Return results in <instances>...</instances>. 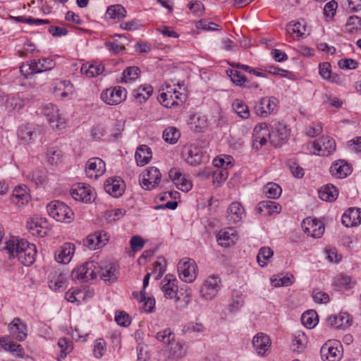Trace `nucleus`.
Returning <instances> with one entry per match:
<instances>
[{
    "label": "nucleus",
    "instance_id": "1",
    "mask_svg": "<svg viewBox=\"0 0 361 361\" xmlns=\"http://www.w3.org/2000/svg\"><path fill=\"white\" fill-rule=\"evenodd\" d=\"M98 276L104 281L112 283L118 276V266L111 261H103L100 264L90 261L76 267L71 273L73 279L84 281L95 279Z\"/></svg>",
    "mask_w": 361,
    "mask_h": 361
},
{
    "label": "nucleus",
    "instance_id": "2",
    "mask_svg": "<svg viewBox=\"0 0 361 361\" xmlns=\"http://www.w3.org/2000/svg\"><path fill=\"white\" fill-rule=\"evenodd\" d=\"M271 132L267 123H260L254 129L253 146L258 149L267 141L274 147L281 146L290 135V130L281 122H275L271 126Z\"/></svg>",
    "mask_w": 361,
    "mask_h": 361
},
{
    "label": "nucleus",
    "instance_id": "3",
    "mask_svg": "<svg viewBox=\"0 0 361 361\" xmlns=\"http://www.w3.org/2000/svg\"><path fill=\"white\" fill-rule=\"evenodd\" d=\"M1 250L6 251L9 259L17 258L24 266H30L35 261L36 246L24 239L15 237L6 240Z\"/></svg>",
    "mask_w": 361,
    "mask_h": 361
},
{
    "label": "nucleus",
    "instance_id": "4",
    "mask_svg": "<svg viewBox=\"0 0 361 361\" xmlns=\"http://www.w3.org/2000/svg\"><path fill=\"white\" fill-rule=\"evenodd\" d=\"M47 210L49 216L57 221L70 223L73 219V212L63 202L54 200L49 202Z\"/></svg>",
    "mask_w": 361,
    "mask_h": 361
},
{
    "label": "nucleus",
    "instance_id": "5",
    "mask_svg": "<svg viewBox=\"0 0 361 361\" xmlns=\"http://www.w3.org/2000/svg\"><path fill=\"white\" fill-rule=\"evenodd\" d=\"M197 265L195 261L190 258H183L178 264V271L181 280L191 283L197 277Z\"/></svg>",
    "mask_w": 361,
    "mask_h": 361
},
{
    "label": "nucleus",
    "instance_id": "6",
    "mask_svg": "<svg viewBox=\"0 0 361 361\" xmlns=\"http://www.w3.org/2000/svg\"><path fill=\"white\" fill-rule=\"evenodd\" d=\"M56 106L49 104L43 107L42 113L53 129L62 130L66 126L65 119L62 118Z\"/></svg>",
    "mask_w": 361,
    "mask_h": 361
},
{
    "label": "nucleus",
    "instance_id": "7",
    "mask_svg": "<svg viewBox=\"0 0 361 361\" xmlns=\"http://www.w3.org/2000/svg\"><path fill=\"white\" fill-rule=\"evenodd\" d=\"M126 98V91L120 86L108 88L101 93V99L109 105H117Z\"/></svg>",
    "mask_w": 361,
    "mask_h": 361
},
{
    "label": "nucleus",
    "instance_id": "8",
    "mask_svg": "<svg viewBox=\"0 0 361 361\" xmlns=\"http://www.w3.org/2000/svg\"><path fill=\"white\" fill-rule=\"evenodd\" d=\"M301 226L304 233L314 238H321L324 233V224L316 219L307 217L302 221Z\"/></svg>",
    "mask_w": 361,
    "mask_h": 361
},
{
    "label": "nucleus",
    "instance_id": "9",
    "mask_svg": "<svg viewBox=\"0 0 361 361\" xmlns=\"http://www.w3.org/2000/svg\"><path fill=\"white\" fill-rule=\"evenodd\" d=\"M245 216V209L238 202H232L227 209L226 219L230 226L240 225Z\"/></svg>",
    "mask_w": 361,
    "mask_h": 361
},
{
    "label": "nucleus",
    "instance_id": "10",
    "mask_svg": "<svg viewBox=\"0 0 361 361\" xmlns=\"http://www.w3.org/2000/svg\"><path fill=\"white\" fill-rule=\"evenodd\" d=\"M220 279L216 276H209L200 288V296L205 300H212L219 290Z\"/></svg>",
    "mask_w": 361,
    "mask_h": 361
},
{
    "label": "nucleus",
    "instance_id": "11",
    "mask_svg": "<svg viewBox=\"0 0 361 361\" xmlns=\"http://www.w3.org/2000/svg\"><path fill=\"white\" fill-rule=\"evenodd\" d=\"M73 198L77 201L88 203L94 199V193L89 185L78 183L71 190Z\"/></svg>",
    "mask_w": 361,
    "mask_h": 361
},
{
    "label": "nucleus",
    "instance_id": "12",
    "mask_svg": "<svg viewBox=\"0 0 361 361\" xmlns=\"http://www.w3.org/2000/svg\"><path fill=\"white\" fill-rule=\"evenodd\" d=\"M161 290L164 294L165 298L168 299L176 298V301L179 300L178 294V281L172 274H166L161 282Z\"/></svg>",
    "mask_w": 361,
    "mask_h": 361
},
{
    "label": "nucleus",
    "instance_id": "13",
    "mask_svg": "<svg viewBox=\"0 0 361 361\" xmlns=\"http://www.w3.org/2000/svg\"><path fill=\"white\" fill-rule=\"evenodd\" d=\"M106 171L104 161L99 157L90 159L86 164L85 173L88 178L97 179Z\"/></svg>",
    "mask_w": 361,
    "mask_h": 361
},
{
    "label": "nucleus",
    "instance_id": "14",
    "mask_svg": "<svg viewBox=\"0 0 361 361\" xmlns=\"http://www.w3.org/2000/svg\"><path fill=\"white\" fill-rule=\"evenodd\" d=\"M315 154L319 156H329L336 149V143L334 139L328 137H320L313 145Z\"/></svg>",
    "mask_w": 361,
    "mask_h": 361
},
{
    "label": "nucleus",
    "instance_id": "15",
    "mask_svg": "<svg viewBox=\"0 0 361 361\" xmlns=\"http://www.w3.org/2000/svg\"><path fill=\"white\" fill-rule=\"evenodd\" d=\"M161 178V175L157 168L152 166L146 170L142 175V188L151 190L159 184Z\"/></svg>",
    "mask_w": 361,
    "mask_h": 361
},
{
    "label": "nucleus",
    "instance_id": "16",
    "mask_svg": "<svg viewBox=\"0 0 361 361\" xmlns=\"http://www.w3.org/2000/svg\"><path fill=\"white\" fill-rule=\"evenodd\" d=\"M278 103L279 100L276 97H263L255 106L256 114L267 117L276 110Z\"/></svg>",
    "mask_w": 361,
    "mask_h": 361
},
{
    "label": "nucleus",
    "instance_id": "17",
    "mask_svg": "<svg viewBox=\"0 0 361 361\" xmlns=\"http://www.w3.org/2000/svg\"><path fill=\"white\" fill-rule=\"evenodd\" d=\"M108 241L106 233L104 231L95 232L89 235L83 240V245L91 250H94L102 247Z\"/></svg>",
    "mask_w": 361,
    "mask_h": 361
},
{
    "label": "nucleus",
    "instance_id": "18",
    "mask_svg": "<svg viewBox=\"0 0 361 361\" xmlns=\"http://www.w3.org/2000/svg\"><path fill=\"white\" fill-rule=\"evenodd\" d=\"M75 245L71 243H65L54 252L55 260L58 263L68 264L74 255Z\"/></svg>",
    "mask_w": 361,
    "mask_h": 361
},
{
    "label": "nucleus",
    "instance_id": "19",
    "mask_svg": "<svg viewBox=\"0 0 361 361\" xmlns=\"http://www.w3.org/2000/svg\"><path fill=\"white\" fill-rule=\"evenodd\" d=\"M8 331L10 334L18 341H22L27 337V326L18 317L13 319L12 322L9 324Z\"/></svg>",
    "mask_w": 361,
    "mask_h": 361
},
{
    "label": "nucleus",
    "instance_id": "20",
    "mask_svg": "<svg viewBox=\"0 0 361 361\" xmlns=\"http://www.w3.org/2000/svg\"><path fill=\"white\" fill-rule=\"evenodd\" d=\"M124 182L120 178H109L104 183V190L113 197H120L124 192Z\"/></svg>",
    "mask_w": 361,
    "mask_h": 361
},
{
    "label": "nucleus",
    "instance_id": "21",
    "mask_svg": "<svg viewBox=\"0 0 361 361\" xmlns=\"http://www.w3.org/2000/svg\"><path fill=\"white\" fill-rule=\"evenodd\" d=\"M342 224L349 228L361 223V209L358 208H349L342 216Z\"/></svg>",
    "mask_w": 361,
    "mask_h": 361
},
{
    "label": "nucleus",
    "instance_id": "22",
    "mask_svg": "<svg viewBox=\"0 0 361 361\" xmlns=\"http://www.w3.org/2000/svg\"><path fill=\"white\" fill-rule=\"evenodd\" d=\"M27 227L33 235L44 237L47 234L48 225L45 219H32L27 222Z\"/></svg>",
    "mask_w": 361,
    "mask_h": 361
},
{
    "label": "nucleus",
    "instance_id": "23",
    "mask_svg": "<svg viewBox=\"0 0 361 361\" xmlns=\"http://www.w3.org/2000/svg\"><path fill=\"white\" fill-rule=\"evenodd\" d=\"M320 354L324 361H339L341 357L340 350L330 342L325 343L321 348Z\"/></svg>",
    "mask_w": 361,
    "mask_h": 361
},
{
    "label": "nucleus",
    "instance_id": "24",
    "mask_svg": "<svg viewBox=\"0 0 361 361\" xmlns=\"http://www.w3.org/2000/svg\"><path fill=\"white\" fill-rule=\"evenodd\" d=\"M252 345L259 355H264L271 346L269 337L264 333H258L254 336Z\"/></svg>",
    "mask_w": 361,
    "mask_h": 361
},
{
    "label": "nucleus",
    "instance_id": "25",
    "mask_svg": "<svg viewBox=\"0 0 361 361\" xmlns=\"http://www.w3.org/2000/svg\"><path fill=\"white\" fill-rule=\"evenodd\" d=\"M328 324L336 329H345L351 325L350 316L348 313L331 315L328 318Z\"/></svg>",
    "mask_w": 361,
    "mask_h": 361
},
{
    "label": "nucleus",
    "instance_id": "26",
    "mask_svg": "<svg viewBox=\"0 0 361 361\" xmlns=\"http://www.w3.org/2000/svg\"><path fill=\"white\" fill-rule=\"evenodd\" d=\"M66 275L62 272H51L49 276V287L54 291L65 289Z\"/></svg>",
    "mask_w": 361,
    "mask_h": 361
},
{
    "label": "nucleus",
    "instance_id": "27",
    "mask_svg": "<svg viewBox=\"0 0 361 361\" xmlns=\"http://www.w3.org/2000/svg\"><path fill=\"white\" fill-rule=\"evenodd\" d=\"M351 172L350 166L344 160H338L330 167V173L336 178H345Z\"/></svg>",
    "mask_w": 361,
    "mask_h": 361
},
{
    "label": "nucleus",
    "instance_id": "28",
    "mask_svg": "<svg viewBox=\"0 0 361 361\" xmlns=\"http://www.w3.org/2000/svg\"><path fill=\"white\" fill-rule=\"evenodd\" d=\"M135 159L138 166H142L148 164L152 159L150 148L145 145L140 146L135 152Z\"/></svg>",
    "mask_w": 361,
    "mask_h": 361
},
{
    "label": "nucleus",
    "instance_id": "29",
    "mask_svg": "<svg viewBox=\"0 0 361 361\" xmlns=\"http://www.w3.org/2000/svg\"><path fill=\"white\" fill-rule=\"evenodd\" d=\"M318 193L321 200L327 202H332L337 198L338 195V190L332 184H326L321 188L318 191Z\"/></svg>",
    "mask_w": 361,
    "mask_h": 361
},
{
    "label": "nucleus",
    "instance_id": "30",
    "mask_svg": "<svg viewBox=\"0 0 361 361\" xmlns=\"http://www.w3.org/2000/svg\"><path fill=\"white\" fill-rule=\"evenodd\" d=\"M235 235V231L231 228L221 230L216 235L218 243L222 247H228L234 243Z\"/></svg>",
    "mask_w": 361,
    "mask_h": 361
},
{
    "label": "nucleus",
    "instance_id": "31",
    "mask_svg": "<svg viewBox=\"0 0 361 361\" xmlns=\"http://www.w3.org/2000/svg\"><path fill=\"white\" fill-rule=\"evenodd\" d=\"M185 153V159L191 166H195L201 163L202 154L197 147H189Z\"/></svg>",
    "mask_w": 361,
    "mask_h": 361
},
{
    "label": "nucleus",
    "instance_id": "32",
    "mask_svg": "<svg viewBox=\"0 0 361 361\" xmlns=\"http://www.w3.org/2000/svg\"><path fill=\"white\" fill-rule=\"evenodd\" d=\"M140 73L141 71L137 66L127 67L122 73L120 82L122 83L133 82L138 78Z\"/></svg>",
    "mask_w": 361,
    "mask_h": 361
},
{
    "label": "nucleus",
    "instance_id": "33",
    "mask_svg": "<svg viewBox=\"0 0 361 361\" xmlns=\"http://www.w3.org/2000/svg\"><path fill=\"white\" fill-rule=\"evenodd\" d=\"M126 15V8L120 4L110 6L106 12V18L116 19L118 20H121L124 18Z\"/></svg>",
    "mask_w": 361,
    "mask_h": 361
},
{
    "label": "nucleus",
    "instance_id": "34",
    "mask_svg": "<svg viewBox=\"0 0 361 361\" xmlns=\"http://www.w3.org/2000/svg\"><path fill=\"white\" fill-rule=\"evenodd\" d=\"M20 72L27 78L28 75L42 73L38 61L33 59L20 66Z\"/></svg>",
    "mask_w": 361,
    "mask_h": 361
},
{
    "label": "nucleus",
    "instance_id": "35",
    "mask_svg": "<svg viewBox=\"0 0 361 361\" xmlns=\"http://www.w3.org/2000/svg\"><path fill=\"white\" fill-rule=\"evenodd\" d=\"M257 210L259 213L267 212V213H279L281 207L279 204L272 200L262 201L258 204Z\"/></svg>",
    "mask_w": 361,
    "mask_h": 361
},
{
    "label": "nucleus",
    "instance_id": "36",
    "mask_svg": "<svg viewBox=\"0 0 361 361\" xmlns=\"http://www.w3.org/2000/svg\"><path fill=\"white\" fill-rule=\"evenodd\" d=\"M307 343V337L304 333L298 332L294 335V338L292 340L291 349L293 352L300 353H302Z\"/></svg>",
    "mask_w": 361,
    "mask_h": 361
},
{
    "label": "nucleus",
    "instance_id": "37",
    "mask_svg": "<svg viewBox=\"0 0 361 361\" xmlns=\"http://www.w3.org/2000/svg\"><path fill=\"white\" fill-rule=\"evenodd\" d=\"M153 88L151 85H141L134 90L133 96L138 102L146 101L152 94Z\"/></svg>",
    "mask_w": 361,
    "mask_h": 361
},
{
    "label": "nucleus",
    "instance_id": "38",
    "mask_svg": "<svg viewBox=\"0 0 361 361\" xmlns=\"http://www.w3.org/2000/svg\"><path fill=\"white\" fill-rule=\"evenodd\" d=\"M38 132L33 130L29 125L23 126L18 131V137L25 142H31L38 137Z\"/></svg>",
    "mask_w": 361,
    "mask_h": 361
},
{
    "label": "nucleus",
    "instance_id": "39",
    "mask_svg": "<svg viewBox=\"0 0 361 361\" xmlns=\"http://www.w3.org/2000/svg\"><path fill=\"white\" fill-rule=\"evenodd\" d=\"M232 107L235 112L243 119L250 117V110L245 102L240 99H235L233 102Z\"/></svg>",
    "mask_w": 361,
    "mask_h": 361
},
{
    "label": "nucleus",
    "instance_id": "40",
    "mask_svg": "<svg viewBox=\"0 0 361 361\" xmlns=\"http://www.w3.org/2000/svg\"><path fill=\"white\" fill-rule=\"evenodd\" d=\"M302 324L311 329L317 324V314L314 310H309L304 312L301 316Z\"/></svg>",
    "mask_w": 361,
    "mask_h": 361
},
{
    "label": "nucleus",
    "instance_id": "41",
    "mask_svg": "<svg viewBox=\"0 0 361 361\" xmlns=\"http://www.w3.org/2000/svg\"><path fill=\"white\" fill-rule=\"evenodd\" d=\"M30 200V196L26 193L25 190L21 187L16 188L12 195V201L16 203L18 206L23 205L27 203Z\"/></svg>",
    "mask_w": 361,
    "mask_h": 361
},
{
    "label": "nucleus",
    "instance_id": "42",
    "mask_svg": "<svg viewBox=\"0 0 361 361\" xmlns=\"http://www.w3.org/2000/svg\"><path fill=\"white\" fill-rule=\"evenodd\" d=\"M162 137L165 142L173 145L179 139L180 133L175 127H168L164 130Z\"/></svg>",
    "mask_w": 361,
    "mask_h": 361
},
{
    "label": "nucleus",
    "instance_id": "43",
    "mask_svg": "<svg viewBox=\"0 0 361 361\" xmlns=\"http://www.w3.org/2000/svg\"><path fill=\"white\" fill-rule=\"evenodd\" d=\"M4 106L8 111L19 110L23 107L19 98L11 95H6L4 101Z\"/></svg>",
    "mask_w": 361,
    "mask_h": 361
},
{
    "label": "nucleus",
    "instance_id": "44",
    "mask_svg": "<svg viewBox=\"0 0 361 361\" xmlns=\"http://www.w3.org/2000/svg\"><path fill=\"white\" fill-rule=\"evenodd\" d=\"M274 252L269 247H261L257 256V262L261 267L267 264V261L273 256Z\"/></svg>",
    "mask_w": 361,
    "mask_h": 361
},
{
    "label": "nucleus",
    "instance_id": "45",
    "mask_svg": "<svg viewBox=\"0 0 361 361\" xmlns=\"http://www.w3.org/2000/svg\"><path fill=\"white\" fill-rule=\"evenodd\" d=\"M281 187L274 183H269L264 187V192L270 199H276L281 194Z\"/></svg>",
    "mask_w": 361,
    "mask_h": 361
},
{
    "label": "nucleus",
    "instance_id": "46",
    "mask_svg": "<svg viewBox=\"0 0 361 361\" xmlns=\"http://www.w3.org/2000/svg\"><path fill=\"white\" fill-rule=\"evenodd\" d=\"M104 70V66L100 64L94 65H83L81 68L82 73H85L89 77H95L103 73Z\"/></svg>",
    "mask_w": 361,
    "mask_h": 361
},
{
    "label": "nucleus",
    "instance_id": "47",
    "mask_svg": "<svg viewBox=\"0 0 361 361\" xmlns=\"http://www.w3.org/2000/svg\"><path fill=\"white\" fill-rule=\"evenodd\" d=\"M58 345L61 349L60 355L57 358L58 360L65 358L66 355L73 350L72 342L66 338H61L58 341Z\"/></svg>",
    "mask_w": 361,
    "mask_h": 361
},
{
    "label": "nucleus",
    "instance_id": "48",
    "mask_svg": "<svg viewBox=\"0 0 361 361\" xmlns=\"http://www.w3.org/2000/svg\"><path fill=\"white\" fill-rule=\"evenodd\" d=\"M227 74L231 81L238 86L243 87L245 83L248 82L247 78L236 70L227 71Z\"/></svg>",
    "mask_w": 361,
    "mask_h": 361
},
{
    "label": "nucleus",
    "instance_id": "49",
    "mask_svg": "<svg viewBox=\"0 0 361 361\" xmlns=\"http://www.w3.org/2000/svg\"><path fill=\"white\" fill-rule=\"evenodd\" d=\"M156 338L158 341L165 344L172 345L174 341L175 335L170 329H166L159 331L156 335Z\"/></svg>",
    "mask_w": 361,
    "mask_h": 361
},
{
    "label": "nucleus",
    "instance_id": "50",
    "mask_svg": "<svg viewBox=\"0 0 361 361\" xmlns=\"http://www.w3.org/2000/svg\"><path fill=\"white\" fill-rule=\"evenodd\" d=\"M345 27L350 32H355L361 30V18L357 16H350L347 20Z\"/></svg>",
    "mask_w": 361,
    "mask_h": 361
},
{
    "label": "nucleus",
    "instance_id": "51",
    "mask_svg": "<svg viewBox=\"0 0 361 361\" xmlns=\"http://www.w3.org/2000/svg\"><path fill=\"white\" fill-rule=\"evenodd\" d=\"M158 99L160 104L167 108L178 104L170 92L161 93Z\"/></svg>",
    "mask_w": 361,
    "mask_h": 361
},
{
    "label": "nucleus",
    "instance_id": "52",
    "mask_svg": "<svg viewBox=\"0 0 361 361\" xmlns=\"http://www.w3.org/2000/svg\"><path fill=\"white\" fill-rule=\"evenodd\" d=\"M197 29H202L207 31L219 30L220 26L213 22L209 21V19H201L196 24Z\"/></svg>",
    "mask_w": 361,
    "mask_h": 361
},
{
    "label": "nucleus",
    "instance_id": "53",
    "mask_svg": "<svg viewBox=\"0 0 361 361\" xmlns=\"http://www.w3.org/2000/svg\"><path fill=\"white\" fill-rule=\"evenodd\" d=\"M27 178L36 185H40L46 180V175L42 170H35L27 176Z\"/></svg>",
    "mask_w": 361,
    "mask_h": 361
},
{
    "label": "nucleus",
    "instance_id": "54",
    "mask_svg": "<svg viewBox=\"0 0 361 361\" xmlns=\"http://www.w3.org/2000/svg\"><path fill=\"white\" fill-rule=\"evenodd\" d=\"M186 353L185 345L181 343H176L170 350V355L173 358L179 359L183 357Z\"/></svg>",
    "mask_w": 361,
    "mask_h": 361
},
{
    "label": "nucleus",
    "instance_id": "55",
    "mask_svg": "<svg viewBox=\"0 0 361 361\" xmlns=\"http://www.w3.org/2000/svg\"><path fill=\"white\" fill-rule=\"evenodd\" d=\"M287 30L289 32L297 33L299 37L305 36V26L302 25L299 22H290L288 25Z\"/></svg>",
    "mask_w": 361,
    "mask_h": 361
},
{
    "label": "nucleus",
    "instance_id": "56",
    "mask_svg": "<svg viewBox=\"0 0 361 361\" xmlns=\"http://www.w3.org/2000/svg\"><path fill=\"white\" fill-rule=\"evenodd\" d=\"M335 282L338 284L340 288L346 290L350 289L355 285V281L352 280L351 277L345 275H340Z\"/></svg>",
    "mask_w": 361,
    "mask_h": 361
},
{
    "label": "nucleus",
    "instance_id": "57",
    "mask_svg": "<svg viewBox=\"0 0 361 361\" xmlns=\"http://www.w3.org/2000/svg\"><path fill=\"white\" fill-rule=\"evenodd\" d=\"M106 342L102 338L97 339L94 343L93 354L95 357L100 358L105 351Z\"/></svg>",
    "mask_w": 361,
    "mask_h": 361
},
{
    "label": "nucleus",
    "instance_id": "58",
    "mask_svg": "<svg viewBox=\"0 0 361 361\" xmlns=\"http://www.w3.org/2000/svg\"><path fill=\"white\" fill-rule=\"evenodd\" d=\"M115 321L118 325L122 326H128L131 323L130 316L123 311L116 312Z\"/></svg>",
    "mask_w": 361,
    "mask_h": 361
},
{
    "label": "nucleus",
    "instance_id": "59",
    "mask_svg": "<svg viewBox=\"0 0 361 361\" xmlns=\"http://www.w3.org/2000/svg\"><path fill=\"white\" fill-rule=\"evenodd\" d=\"M166 261L164 258L160 257L154 264V271L157 273L156 279H159L165 271Z\"/></svg>",
    "mask_w": 361,
    "mask_h": 361
},
{
    "label": "nucleus",
    "instance_id": "60",
    "mask_svg": "<svg viewBox=\"0 0 361 361\" xmlns=\"http://www.w3.org/2000/svg\"><path fill=\"white\" fill-rule=\"evenodd\" d=\"M228 176L226 169H217L213 172L214 182L221 183L224 181Z\"/></svg>",
    "mask_w": 361,
    "mask_h": 361
},
{
    "label": "nucleus",
    "instance_id": "61",
    "mask_svg": "<svg viewBox=\"0 0 361 361\" xmlns=\"http://www.w3.org/2000/svg\"><path fill=\"white\" fill-rule=\"evenodd\" d=\"M176 187L183 192H188L192 188V183L188 180L185 176H181V178L174 182Z\"/></svg>",
    "mask_w": 361,
    "mask_h": 361
},
{
    "label": "nucleus",
    "instance_id": "62",
    "mask_svg": "<svg viewBox=\"0 0 361 361\" xmlns=\"http://www.w3.org/2000/svg\"><path fill=\"white\" fill-rule=\"evenodd\" d=\"M126 214V211L123 209H116L108 212L106 219L109 221H116L120 219Z\"/></svg>",
    "mask_w": 361,
    "mask_h": 361
},
{
    "label": "nucleus",
    "instance_id": "63",
    "mask_svg": "<svg viewBox=\"0 0 361 361\" xmlns=\"http://www.w3.org/2000/svg\"><path fill=\"white\" fill-rule=\"evenodd\" d=\"M131 249L134 252L140 250L145 245V241L139 235L133 236L130 241Z\"/></svg>",
    "mask_w": 361,
    "mask_h": 361
},
{
    "label": "nucleus",
    "instance_id": "64",
    "mask_svg": "<svg viewBox=\"0 0 361 361\" xmlns=\"http://www.w3.org/2000/svg\"><path fill=\"white\" fill-rule=\"evenodd\" d=\"M61 155V150L51 149L47 152V161L51 164H56L60 160Z\"/></svg>",
    "mask_w": 361,
    "mask_h": 361
}]
</instances>
